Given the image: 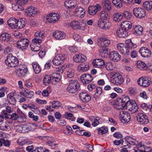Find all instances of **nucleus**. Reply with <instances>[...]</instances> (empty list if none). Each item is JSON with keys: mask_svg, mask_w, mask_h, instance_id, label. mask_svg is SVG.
Segmentation results:
<instances>
[{"mask_svg": "<svg viewBox=\"0 0 152 152\" xmlns=\"http://www.w3.org/2000/svg\"><path fill=\"white\" fill-rule=\"evenodd\" d=\"M126 45L123 43H119L117 46V50L122 54L127 55L129 54L130 50L137 47V45L132 43L130 39L126 40L125 42Z\"/></svg>", "mask_w": 152, "mask_h": 152, "instance_id": "1", "label": "nucleus"}, {"mask_svg": "<svg viewBox=\"0 0 152 152\" xmlns=\"http://www.w3.org/2000/svg\"><path fill=\"white\" fill-rule=\"evenodd\" d=\"M6 64L10 67H14L17 66L18 64V59L12 54H9L5 60Z\"/></svg>", "mask_w": 152, "mask_h": 152, "instance_id": "2", "label": "nucleus"}, {"mask_svg": "<svg viewBox=\"0 0 152 152\" xmlns=\"http://www.w3.org/2000/svg\"><path fill=\"white\" fill-rule=\"evenodd\" d=\"M67 25L68 26L74 29L84 30L87 26L86 23H83L82 24H80V22L77 20L72 21L68 23Z\"/></svg>", "mask_w": 152, "mask_h": 152, "instance_id": "3", "label": "nucleus"}, {"mask_svg": "<svg viewBox=\"0 0 152 152\" xmlns=\"http://www.w3.org/2000/svg\"><path fill=\"white\" fill-rule=\"evenodd\" d=\"M79 85L77 81L74 80L72 81L67 87L66 90L70 93H73L76 92L78 89Z\"/></svg>", "mask_w": 152, "mask_h": 152, "instance_id": "4", "label": "nucleus"}, {"mask_svg": "<svg viewBox=\"0 0 152 152\" xmlns=\"http://www.w3.org/2000/svg\"><path fill=\"white\" fill-rule=\"evenodd\" d=\"M111 80L113 83L117 85L122 84L124 81L122 75L118 73H115L112 76Z\"/></svg>", "mask_w": 152, "mask_h": 152, "instance_id": "5", "label": "nucleus"}, {"mask_svg": "<svg viewBox=\"0 0 152 152\" xmlns=\"http://www.w3.org/2000/svg\"><path fill=\"white\" fill-rule=\"evenodd\" d=\"M27 71V68L26 65H20L17 67L16 71V75L18 77H23L25 76Z\"/></svg>", "mask_w": 152, "mask_h": 152, "instance_id": "6", "label": "nucleus"}, {"mask_svg": "<svg viewBox=\"0 0 152 152\" xmlns=\"http://www.w3.org/2000/svg\"><path fill=\"white\" fill-rule=\"evenodd\" d=\"M133 13L136 18H142L146 15V11L145 10L139 7L134 8L133 10Z\"/></svg>", "mask_w": 152, "mask_h": 152, "instance_id": "7", "label": "nucleus"}, {"mask_svg": "<svg viewBox=\"0 0 152 152\" xmlns=\"http://www.w3.org/2000/svg\"><path fill=\"white\" fill-rule=\"evenodd\" d=\"M119 118L120 120L124 123L128 122L131 119L129 114L126 111L123 110L120 111Z\"/></svg>", "mask_w": 152, "mask_h": 152, "instance_id": "8", "label": "nucleus"}, {"mask_svg": "<svg viewBox=\"0 0 152 152\" xmlns=\"http://www.w3.org/2000/svg\"><path fill=\"white\" fill-rule=\"evenodd\" d=\"M139 52L142 57L145 58H149L151 55V50L146 47H141L139 49Z\"/></svg>", "mask_w": 152, "mask_h": 152, "instance_id": "9", "label": "nucleus"}, {"mask_svg": "<svg viewBox=\"0 0 152 152\" xmlns=\"http://www.w3.org/2000/svg\"><path fill=\"white\" fill-rule=\"evenodd\" d=\"M29 44V40L27 38H22L19 40L17 43L18 48L22 49L27 48Z\"/></svg>", "mask_w": 152, "mask_h": 152, "instance_id": "10", "label": "nucleus"}, {"mask_svg": "<svg viewBox=\"0 0 152 152\" xmlns=\"http://www.w3.org/2000/svg\"><path fill=\"white\" fill-rule=\"evenodd\" d=\"M137 83L140 86L146 87L148 86L151 82L150 78L147 77L140 78L138 80Z\"/></svg>", "mask_w": 152, "mask_h": 152, "instance_id": "11", "label": "nucleus"}, {"mask_svg": "<svg viewBox=\"0 0 152 152\" xmlns=\"http://www.w3.org/2000/svg\"><path fill=\"white\" fill-rule=\"evenodd\" d=\"M99 27L104 30H107L111 27V23L108 20L103 21L102 19H99L98 21Z\"/></svg>", "mask_w": 152, "mask_h": 152, "instance_id": "12", "label": "nucleus"}, {"mask_svg": "<svg viewBox=\"0 0 152 152\" xmlns=\"http://www.w3.org/2000/svg\"><path fill=\"white\" fill-rule=\"evenodd\" d=\"M64 59V56L62 54L57 55L53 60V64L56 66L59 65L63 63Z\"/></svg>", "mask_w": 152, "mask_h": 152, "instance_id": "13", "label": "nucleus"}, {"mask_svg": "<svg viewBox=\"0 0 152 152\" xmlns=\"http://www.w3.org/2000/svg\"><path fill=\"white\" fill-rule=\"evenodd\" d=\"M25 12L26 15L29 17H33L37 14V10L33 7L30 6L25 10Z\"/></svg>", "mask_w": 152, "mask_h": 152, "instance_id": "14", "label": "nucleus"}, {"mask_svg": "<svg viewBox=\"0 0 152 152\" xmlns=\"http://www.w3.org/2000/svg\"><path fill=\"white\" fill-rule=\"evenodd\" d=\"M137 120L138 122L142 124H147L149 121L147 116L142 113H139L137 116Z\"/></svg>", "mask_w": 152, "mask_h": 152, "instance_id": "15", "label": "nucleus"}, {"mask_svg": "<svg viewBox=\"0 0 152 152\" xmlns=\"http://www.w3.org/2000/svg\"><path fill=\"white\" fill-rule=\"evenodd\" d=\"M59 18V15L58 14L51 13L47 17L46 19L47 21L50 23H54Z\"/></svg>", "mask_w": 152, "mask_h": 152, "instance_id": "16", "label": "nucleus"}, {"mask_svg": "<svg viewBox=\"0 0 152 152\" xmlns=\"http://www.w3.org/2000/svg\"><path fill=\"white\" fill-rule=\"evenodd\" d=\"M93 78L91 75L89 74H84L82 75L80 78V80L85 86L87 83H90L92 80Z\"/></svg>", "mask_w": 152, "mask_h": 152, "instance_id": "17", "label": "nucleus"}, {"mask_svg": "<svg viewBox=\"0 0 152 152\" xmlns=\"http://www.w3.org/2000/svg\"><path fill=\"white\" fill-rule=\"evenodd\" d=\"M101 9V5L99 4H97L95 5L90 6L88 7V10L89 14L94 15L97 12L99 11Z\"/></svg>", "mask_w": 152, "mask_h": 152, "instance_id": "18", "label": "nucleus"}, {"mask_svg": "<svg viewBox=\"0 0 152 152\" xmlns=\"http://www.w3.org/2000/svg\"><path fill=\"white\" fill-rule=\"evenodd\" d=\"M86 57L82 54L79 53L75 55L73 58L74 61L77 63H81L85 62Z\"/></svg>", "mask_w": 152, "mask_h": 152, "instance_id": "19", "label": "nucleus"}, {"mask_svg": "<svg viewBox=\"0 0 152 152\" xmlns=\"http://www.w3.org/2000/svg\"><path fill=\"white\" fill-rule=\"evenodd\" d=\"M127 105L126 109L131 111L132 113H134L137 111L138 107L136 103L128 102L127 103Z\"/></svg>", "mask_w": 152, "mask_h": 152, "instance_id": "20", "label": "nucleus"}, {"mask_svg": "<svg viewBox=\"0 0 152 152\" xmlns=\"http://www.w3.org/2000/svg\"><path fill=\"white\" fill-rule=\"evenodd\" d=\"M77 0H66L64 2L65 6L69 9L74 8L77 5Z\"/></svg>", "mask_w": 152, "mask_h": 152, "instance_id": "21", "label": "nucleus"}, {"mask_svg": "<svg viewBox=\"0 0 152 152\" xmlns=\"http://www.w3.org/2000/svg\"><path fill=\"white\" fill-rule=\"evenodd\" d=\"M79 97L81 100L84 102H89L91 99L90 95L86 92H82L79 94Z\"/></svg>", "mask_w": 152, "mask_h": 152, "instance_id": "22", "label": "nucleus"}, {"mask_svg": "<svg viewBox=\"0 0 152 152\" xmlns=\"http://www.w3.org/2000/svg\"><path fill=\"white\" fill-rule=\"evenodd\" d=\"M110 58L113 61L117 62L120 60L121 56L117 51H113L110 53Z\"/></svg>", "mask_w": 152, "mask_h": 152, "instance_id": "23", "label": "nucleus"}, {"mask_svg": "<svg viewBox=\"0 0 152 152\" xmlns=\"http://www.w3.org/2000/svg\"><path fill=\"white\" fill-rule=\"evenodd\" d=\"M129 99L127 96H124L121 99V102L123 103L122 105H117L115 107L116 109L118 110L122 109L124 108V107H126L127 106V104L128 102H130L129 101Z\"/></svg>", "mask_w": 152, "mask_h": 152, "instance_id": "24", "label": "nucleus"}, {"mask_svg": "<svg viewBox=\"0 0 152 152\" xmlns=\"http://www.w3.org/2000/svg\"><path fill=\"white\" fill-rule=\"evenodd\" d=\"M53 36L56 39L60 40L64 39L66 36L65 33L58 30L54 32L53 33Z\"/></svg>", "mask_w": 152, "mask_h": 152, "instance_id": "25", "label": "nucleus"}, {"mask_svg": "<svg viewBox=\"0 0 152 152\" xmlns=\"http://www.w3.org/2000/svg\"><path fill=\"white\" fill-rule=\"evenodd\" d=\"M104 61L101 59H96L93 60L92 64L96 67L101 68L104 65Z\"/></svg>", "mask_w": 152, "mask_h": 152, "instance_id": "26", "label": "nucleus"}, {"mask_svg": "<svg viewBox=\"0 0 152 152\" xmlns=\"http://www.w3.org/2000/svg\"><path fill=\"white\" fill-rule=\"evenodd\" d=\"M18 144L19 145H30L32 143V142L31 141H28L26 137H20L17 140Z\"/></svg>", "mask_w": 152, "mask_h": 152, "instance_id": "27", "label": "nucleus"}, {"mask_svg": "<svg viewBox=\"0 0 152 152\" xmlns=\"http://www.w3.org/2000/svg\"><path fill=\"white\" fill-rule=\"evenodd\" d=\"M11 38V35L6 32H2L0 34V40L2 42H7Z\"/></svg>", "mask_w": 152, "mask_h": 152, "instance_id": "28", "label": "nucleus"}, {"mask_svg": "<svg viewBox=\"0 0 152 152\" xmlns=\"http://www.w3.org/2000/svg\"><path fill=\"white\" fill-rule=\"evenodd\" d=\"M117 34L119 37H125L128 36L127 31L122 28L121 27L117 29Z\"/></svg>", "mask_w": 152, "mask_h": 152, "instance_id": "29", "label": "nucleus"}, {"mask_svg": "<svg viewBox=\"0 0 152 152\" xmlns=\"http://www.w3.org/2000/svg\"><path fill=\"white\" fill-rule=\"evenodd\" d=\"M17 20V19L14 18L9 19L7 21V24L9 27L12 29H15Z\"/></svg>", "mask_w": 152, "mask_h": 152, "instance_id": "30", "label": "nucleus"}, {"mask_svg": "<svg viewBox=\"0 0 152 152\" xmlns=\"http://www.w3.org/2000/svg\"><path fill=\"white\" fill-rule=\"evenodd\" d=\"M25 19H20L19 20H17L16 24V25L15 29H20L22 28L25 26Z\"/></svg>", "mask_w": 152, "mask_h": 152, "instance_id": "31", "label": "nucleus"}, {"mask_svg": "<svg viewBox=\"0 0 152 152\" xmlns=\"http://www.w3.org/2000/svg\"><path fill=\"white\" fill-rule=\"evenodd\" d=\"M15 93L14 92H11L7 96V99L10 103L12 105H15L16 103V100L14 97Z\"/></svg>", "mask_w": 152, "mask_h": 152, "instance_id": "32", "label": "nucleus"}, {"mask_svg": "<svg viewBox=\"0 0 152 152\" xmlns=\"http://www.w3.org/2000/svg\"><path fill=\"white\" fill-rule=\"evenodd\" d=\"M121 27L127 31L132 28V23L128 21H123L121 23Z\"/></svg>", "mask_w": 152, "mask_h": 152, "instance_id": "33", "label": "nucleus"}, {"mask_svg": "<svg viewBox=\"0 0 152 152\" xmlns=\"http://www.w3.org/2000/svg\"><path fill=\"white\" fill-rule=\"evenodd\" d=\"M100 42V45L102 47H107L110 44V41L105 38H100L99 39Z\"/></svg>", "mask_w": 152, "mask_h": 152, "instance_id": "34", "label": "nucleus"}, {"mask_svg": "<svg viewBox=\"0 0 152 152\" xmlns=\"http://www.w3.org/2000/svg\"><path fill=\"white\" fill-rule=\"evenodd\" d=\"M85 11L80 7H78L75 9V12L81 18L83 17L85 14Z\"/></svg>", "mask_w": 152, "mask_h": 152, "instance_id": "35", "label": "nucleus"}, {"mask_svg": "<svg viewBox=\"0 0 152 152\" xmlns=\"http://www.w3.org/2000/svg\"><path fill=\"white\" fill-rule=\"evenodd\" d=\"M125 140L129 144L134 145H137L138 144V142L137 140L129 136H126L125 138Z\"/></svg>", "mask_w": 152, "mask_h": 152, "instance_id": "36", "label": "nucleus"}, {"mask_svg": "<svg viewBox=\"0 0 152 152\" xmlns=\"http://www.w3.org/2000/svg\"><path fill=\"white\" fill-rule=\"evenodd\" d=\"M144 8L147 11H150L152 9V1H146L143 3Z\"/></svg>", "mask_w": 152, "mask_h": 152, "instance_id": "37", "label": "nucleus"}, {"mask_svg": "<svg viewBox=\"0 0 152 152\" xmlns=\"http://www.w3.org/2000/svg\"><path fill=\"white\" fill-rule=\"evenodd\" d=\"M35 124H29L28 125H23V133L27 132L31 129L32 126H35Z\"/></svg>", "mask_w": 152, "mask_h": 152, "instance_id": "38", "label": "nucleus"}, {"mask_svg": "<svg viewBox=\"0 0 152 152\" xmlns=\"http://www.w3.org/2000/svg\"><path fill=\"white\" fill-rule=\"evenodd\" d=\"M89 69V66L88 64H80L78 66L77 70L80 72L88 70Z\"/></svg>", "mask_w": 152, "mask_h": 152, "instance_id": "39", "label": "nucleus"}, {"mask_svg": "<svg viewBox=\"0 0 152 152\" xmlns=\"http://www.w3.org/2000/svg\"><path fill=\"white\" fill-rule=\"evenodd\" d=\"M52 80L53 81L56 82H59L61 78V77L60 75L57 73H53L52 75Z\"/></svg>", "mask_w": 152, "mask_h": 152, "instance_id": "40", "label": "nucleus"}, {"mask_svg": "<svg viewBox=\"0 0 152 152\" xmlns=\"http://www.w3.org/2000/svg\"><path fill=\"white\" fill-rule=\"evenodd\" d=\"M32 66L34 71L35 73L38 74L40 72L41 69L39 64L34 62L32 63Z\"/></svg>", "mask_w": 152, "mask_h": 152, "instance_id": "41", "label": "nucleus"}, {"mask_svg": "<svg viewBox=\"0 0 152 152\" xmlns=\"http://www.w3.org/2000/svg\"><path fill=\"white\" fill-rule=\"evenodd\" d=\"M110 53L108 49L104 48L100 52V55L103 57H107Z\"/></svg>", "mask_w": 152, "mask_h": 152, "instance_id": "42", "label": "nucleus"}, {"mask_svg": "<svg viewBox=\"0 0 152 152\" xmlns=\"http://www.w3.org/2000/svg\"><path fill=\"white\" fill-rule=\"evenodd\" d=\"M90 120L92 122L91 124L94 127L97 126L99 124L98 120L95 118V117L93 116H90L89 117Z\"/></svg>", "mask_w": 152, "mask_h": 152, "instance_id": "43", "label": "nucleus"}, {"mask_svg": "<svg viewBox=\"0 0 152 152\" xmlns=\"http://www.w3.org/2000/svg\"><path fill=\"white\" fill-rule=\"evenodd\" d=\"M10 127L7 123H3L0 125V129L3 131H8Z\"/></svg>", "mask_w": 152, "mask_h": 152, "instance_id": "44", "label": "nucleus"}, {"mask_svg": "<svg viewBox=\"0 0 152 152\" xmlns=\"http://www.w3.org/2000/svg\"><path fill=\"white\" fill-rule=\"evenodd\" d=\"M137 67L141 70H145L146 69V65L143 62L138 61L137 63Z\"/></svg>", "mask_w": 152, "mask_h": 152, "instance_id": "45", "label": "nucleus"}, {"mask_svg": "<svg viewBox=\"0 0 152 152\" xmlns=\"http://www.w3.org/2000/svg\"><path fill=\"white\" fill-rule=\"evenodd\" d=\"M135 33L138 35H141L142 34L143 31L142 28L140 25L136 26L134 28Z\"/></svg>", "mask_w": 152, "mask_h": 152, "instance_id": "46", "label": "nucleus"}, {"mask_svg": "<svg viewBox=\"0 0 152 152\" xmlns=\"http://www.w3.org/2000/svg\"><path fill=\"white\" fill-rule=\"evenodd\" d=\"M51 80V77L48 75H46L44 77L43 82L45 85H47L49 84Z\"/></svg>", "mask_w": 152, "mask_h": 152, "instance_id": "47", "label": "nucleus"}, {"mask_svg": "<svg viewBox=\"0 0 152 152\" xmlns=\"http://www.w3.org/2000/svg\"><path fill=\"white\" fill-rule=\"evenodd\" d=\"M12 9L15 10H24L23 7L19 4L16 2V4H12Z\"/></svg>", "mask_w": 152, "mask_h": 152, "instance_id": "48", "label": "nucleus"}, {"mask_svg": "<svg viewBox=\"0 0 152 152\" xmlns=\"http://www.w3.org/2000/svg\"><path fill=\"white\" fill-rule=\"evenodd\" d=\"M122 15L116 12L113 15V19L115 21H119L122 18Z\"/></svg>", "mask_w": 152, "mask_h": 152, "instance_id": "49", "label": "nucleus"}, {"mask_svg": "<svg viewBox=\"0 0 152 152\" xmlns=\"http://www.w3.org/2000/svg\"><path fill=\"white\" fill-rule=\"evenodd\" d=\"M112 3L117 8H120L122 6V1L121 0H112Z\"/></svg>", "mask_w": 152, "mask_h": 152, "instance_id": "50", "label": "nucleus"}, {"mask_svg": "<svg viewBox=\"0 0 152 152\" xmlns=\"http://www.w3.org/2000/svg\"><path fill=\"white\" fill-rule=\"evenodd\" d=\"M106 69L109 71H111L114 69L115 67L111 62H107L105 64Z\"/></svg>", "mask_w": 152, "mask_h": 152, "instance_id": "51", "label": "nucleus"}, {"mask_svg": "<svg viewBox=\"0 0 152 152\" xmlns=\"http://www.w3.org/2000/svg\"><path fill=\"white\" fill-rule=\"evenodd\" d=\"M104 7L108 11H110L112 9V7L110 2L108 1H105L104 3Z\"/></svg>", "mask_w": 152, "mask_h": 152, "instance_id": "52", "label": "nucleus"}, {"mask_svg": "<svg viewBox=\"0 0 152 152\" xmlns=\"http://www.w3.org/2000/svg\"><path fill=\"white\" fill-rule=\"evenodd\" d=\"M98 133L99 134L102 135L107 133L108 131V129L105 126L99 128H97Z\"/></svg>", "mask_w": 152, "mask_h": 152, "instance_id": "53", "label": "nucleus"}, {"mask_svg": "<svg viewBox=\"0 0 152 152\" xmlns=\"http://www.w3.org/2000/svg\"><path fill=\"white\" fill-rule=\"evenodd\" d=\"M100 14V17L102 19L107 20L110 18L109 16L105 11H102Z\"/></svg>", "mask_w": 152, "mask_h": 152, "instance_id": "54", "label": "nucleus"}, {"mask_svg": "<svg viewBox=\"0 0 152 152\" xmlns=\"http://www.w3.org/2000/svg\"><path fill=\"white\" fill-rule=\"evenodd\" d=\"M44 32L43 31H39L36 32L35 34V37L42 39L44 37Z\"/></svg>", "mask_w": 152, "mask_h": 152, "instance_id": "55", "label": "nucleus"}, {"mask_svg": "<svg viewBox=\"0 0 152 152\" xmlns=\"http://www.w3.org/2000/svg\"><path fill=\"white\" fill-rule=\"evenodd\" d=\"M25 93V97L28 98H31L34 95V92L32 91H29L26 88H24Z\"/></svg>", "mask_w": 152, "mask_h": 152, "instance_id": "56", "label": "nucleus"}, {"mask_svg": "<svg viewBox=\"0 0 152 152\" xmlns=\"http://www.w3.org/2000/svg\"><path fill=\"white\" fill-rule=\"evenodd\" d=\"M61 106V104L58 101H54L52 103V107L55 108H58Z\"/></svg>", "mask_w": 152, "mask_h": 152, "instance_id": "57", "label": "nucleus"}, {"mask_svg": "<svg viewBox=\"0 0 152 152\" xmlns=\"http://www.w3.org/2000/svg\"><path fill=\"white\" fill-rule=\"evenodd\" d=\"M32 43L31 44L35 45L40 46V44L41 43L42 40L41 39L37 38H34L32 40Z\"/></svg>", "mask_w": 152, "mask_h": 152, "instance_id": "58", "label": "nucleus"}, {"mask_svg": "<svg viewBox=\"0 0 152 152\" xmlns=\"http://www.w3.org/2000/svg\"><path fill=\"white\" fill-rule=\"evenodd\" d=\"M19 117L18 115L16 113H13L12 114L8 115V117H7V118H9L13 120H17Z\"/></svg>", "mask_w": 152, "mask_h": 152, "instance_id": "59", "label": "nucleus"}, {"mask_svg": "<svg viewBox=\"0 0 152 152\" xmlns=\"http://www.w3.org/2000/svg\"><path fill=\"white\" fill-rule=\"evenodd\" d=\"M74 74L73 70L71 69H69L66 72V75L69 78L72 77L74 75Z\"/></svg>", "mask_w": 152, "mask_h": 152, "instance_id": "60", "label": "nucleus"}, {"mask_svg": "<svg viewBox=\"0 0 152 152\" xmlns=\"http://www.w3.org/2000/svg\"><path fill=\"white\" fill-rule=\"evenodd\" d=\"M45 148L42 146L37 147L31 152H44L45 151Z\"/></svg>", "mask_w": 152, "mask_h": 152, "instance_id": "61", "label": "nucleus"}, {"mask_svg": "<svg viewBox=\"0 0 152 152\" xmlns=\"http://www.w3.org/2000/svg\"><path fill=\"white\" fill-rule=\"evenodd\" d=\"M40 46L37 45H35L31 44L30 45V47L31 50L34 52H37L39 51L40 49Z\"/></svg>", "mask_w": 152, "mask_h": 152, "instance_id": "62", "label": "nucleus"}, {"mask_svg": "<svg viewBox=\"0 0 152 152\" xmlns=\"http://www.w3.org/2000/svg\"><path fill=\"white\" fill-rule=\"evenodd\" d=\"M15 1L17 4L22 6L27 3L28 0H15Z\"/></svg>", "mask_w": 152, "mask_h": 152, "instance_id": "63", "label": "nucleus"}, {"mask_svg": "<svg viewBox=\"0 0 152 152\" xmlns=\"http://www.w3.org/2000/svg\"><path fill=\"white\" fill-rule=\"evenodd\" d=\"M124 17L127 19H130L131 17V14L128 11H125L123 14Z\"/></svg>", "mask_w": 152, "mask_h": 152, "instance_id": "64", "label": "nucleus"}]
</instances>
